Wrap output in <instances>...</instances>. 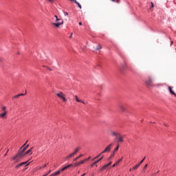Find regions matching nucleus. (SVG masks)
<instances>
[{"label": "nucleus", "mask_w": 176, "mask_h": 176, "mask_svg": "<svg viewBox=\"0 0 176 176\" xmlns=\"http://www.w3.org/2000/svg\"><path fill=\"white\" fill-rule=\"evenodd\" d=\"M28 149L25 146V144H24L19 150L18 156H20V157H23V156L25 155V151Z\"/></svg>", "instance_id": "f257e3e1"}, {"label": "nucleus", "mask_w": 176, "mask_h": 176, "mask_svg": "<svg viewBox=\"0 0 176 176\" xmlns=\"http://www.w3.org/2000/svg\"><path fill=\"white\" fill-rule=\"evenodd\" d=\"M146 86H148L149 87H152L155 86L153 85V78L151 76H148L147 80L145 82Z\"/></svg>", "instance_id": "f03ea898"}, {"label": "nucleus", "mask_w": 176, "mask_h": 176, "mask_svg": "<svg viewBox=\"0 0 176 176\" xmlns=\"http://www.w3.org/2000/svg\"><path fill=\"white\" fill-rule=\"evenodd\" d=\"M57 97H58L59 98H60L63 102H67V98H65V94H64V93L63 92H59L58 94H56Z\"/></svg>", "instance_id": "7ed1b4c3"}, {"label": "nucleus", "mask_w": 176, "mask_h": 176, "mask_svg": "<svg viewBox=\"0 0 176 176\" xmlns=\"http://www.w3.org/2000/svg\"><path fill=\"white\" fill-rule=\"evenodd\" d=\"M21 157H20V155H19V153H17L14 157H12V160H16L15 163H18V162L20 161V159H21Z\"/></svg>", "instance_id": "20e7f679"}, {"label": "nucleus", "mask_w": 176, "mask_h": 176, "mask_svg": "<svg viewBox=\"0 0 176 176\" xmlns=\"http://www.w3.org/2000/svg\"><path fill=\"white\" fill-rule=\"evenodd\" d=\"M126 137V135H120V133L118 135V136L116 138L118 140V142H123L124 140H123V138Z\"/></svg>", "instance_id": "39448f33"}, {"label": "nucleus", "mask_w": 176, "mask_h": 176, "mask_svg": "<svg viewBox=\"0 0 176 176\" xmlns=\"http://www.w3.org/2000/svg\"><path fill=\"white\" fill-rule=\"evenodd\" d=\"M111 146H112V144H110L109 146H107L106 148L102 152V153H109V152H111Z\"/></svg>", "instance_id": "423d86ee"}, {"label": "nucleus", "mask_w": 176, "mask_h": 176, "mask_svg": "<svg viewBox=\"0 0 176 176\" xmlns=\"http://www.w3.org/2000/svg\"><path fill=\"white\" fill-rule=\"evenodd\" d=\"M63 24H64V21L62 20L61 23H54L53 25H55V27H56L57 28H58V27H60V25H63Z\"/></svg>", "instance_id": "0eeeda50"}, {"label": "nucleus", "mask_w": 176, "mask_h": 176, "mask_svg": "<svg viewBox=\"0 0 176 176\" xmlns=\"http://www.w3.org/2000/svg\"><path fill=\"white\" fill-rule=\"evenodd\" d=\"M25 94H27V91H25V94H19L18 95L13 96L12 99L14 100V98H19V97H21V96H25Z\"/></svg>", "instance_id": "6e6552de"}, {"label": "nucleus", "mask_w": 176, "mask_h": 176, "mask_svg": "<svg viewBox=\"0 0 176 176\" xmlns=\"http://www.w3.org/2000/svg\"><path fill=\"white\" fill-rule=\"evenodd\" d=\"M168 91H170V94H173V96H175L176 97L175 92L173 91V88L170 86L168 87Z\"/></svg>", "instance_id": "1a4fd4ad"}, {"label": "nucleus", "mask_w": 176, "mask_h": 176, "mask_svg": "<svg viewBox=\"0 0 176 176\" xmlns=\"http://www.w3.org/2000/svg\"><path fill=\"white\" fill-rule=\"evenodd\" d=\"M120 109L122 112H126V106L123 104L120 105Z\"/></svg>", "instance_id": "9d476101"}, {"label": "nucleus", "mask_w": 176, "mask_h": 176, "mask_svg": "<svg viewBox=\"0 0 176 176\" xmlns=\"http://www.w3.org/2000/svg\"><path fill=\"white\" fill-rule=\"evenodd\" d=\"M72 166H73L72 164L67 165V166H65L63 168L59 170V171H65V170H67V168H69V167H72Z\"/></svg>", "instance_id": "9b49d317"}, {"label": "nucleus", "mask_w": 176, "mask_h": 176, "mask_svg": "<svg viewBox=\"0 0 176 176\" xmlns=\"http://www.w3.org/2000/svg\"><path fill=\"white\" fill-rule=\"evenodd\" d=\"M111 164H112V162H109V164L103 166L101 169H100V171H104V170H105V168L106 167H108L109 166H111Z\"/></svg>", "instance_id": "f8f14e48"}, {"label": "nucleus", "mask_w": 176, "mask_h": 176, "mask_svg": "<svg viewBox=\"0 0 176 176\" xmlns=\"http://www.w3.org/2000/svg\"><path fill=\"white\" fill-rule=\"evenodd\" d=\"M74 97H75L76 101L77 102H82V104H86V102H85L82 101V100L79 99V98H78V96L76 95Z\"/></svg>", "instance_id": "ddd939ff"}, {"label": "nucleus", "mask_w": 176, "mask_h": 176, "mask_svg": "<svg viewBox=\"0 0 176 176\" xmlns=\"http://www.w3.org/2000/svg\"><path fill=\"white\" fill-rule=\"evenodd\" d=\"M104 156H102V157H100L99 160H98L97 161L94 162L92 164H91V167H93V166H94L95 164H97V163L101 162V160H102Z\"/></svg>", "instance_id": "4468645a"}, {"label": "nucleus", "mask_w": 176, "mask_h": 176, "mask_svg": "<svg viewBox=\"0 0 176 176\" xmlns=\"http://www.w3.org/2000/svg\"><path fill=\"white\" fill-rule=\"evenodd\" d=\"M6 113H8V111H4L2 113L0 114V118L3 119L5 116H6Z\"/></svg>", "instance_id": "2eb2a0df"}, {"label": "nucleus", "mask_w": 176, "mask_h": 176, "mask_svg": "<svg viewBox=\"0 0 176 176\" xmlns=\"http://www.w3.org/2000/svg\"><path fill=\"white\" fill-rule=\"evenodd\" d=\"M32 149H34V147H32L30 149L25 152V155H28V153H30V155H32Z\"/></svg>", "instance_id": "dca6fc26"}, {"label": "nucleus", "mask_w": 176, "mask_h": 176, "mask_svg": "<svg viewBox=\"0 0 176 176\" xmlns=\"http://www.w3.org/2000/svg\"><path fill=\"white\" fill-rule=\"evenodd\" d=\"M19 164H20L21 167L22 166H28V165L30 164V163H28V161H27V162H21V163Z\"/></svg>", "instance_id": "f3484780"}, {"label": "nucleus", "mask_w": 176, "mask_h": 176, "mask_svg": "<svg viewBox=\"0 0 176 176\" xmlns=\"http://www.w3.org/2000/svg\"><path fill=\"white\" fill-rule=\"evenodd\" d=\"M78 152H79V147L76 148L74 152L72 153V154L75 156Z\"/></svg>", "instance_id": "a211bd4d"}, {"label": "nucleus", "mask_w": 176, "mask_h": 176, "mask_svg": "<svg viewBox=\"0 0 176 176\" xmlns=\"http://www.w3.org/2000/svg\"><path fill=\"white\" fill-rule=\"evenodd\" d=\"M100 49H102V46L101 45L98 44L96 47H95V50H100Z\"/></svg>", "instance_id": "6ab92c4d"}, {"label": "nucleus", "mask_w": 176, "mask_h": 176, "mask_svg": "<svg viewBox=\"0 0 176 176\" xmlns=\"http://www.w3.org/2000/svg\"><path fill=\"white\" fill-rule=\"evenodd\" d=\"M89 161V159H85L83 160H82L81 162H78V164H83V163H85V162H87Z\"/></svg>", "instance_id": "aec40b11"}, {"label": "nucleus", "mask_w": 176, "mask_h": 176, "mask_svg": "<svg viewBox=\"0 0 176 176\" xmlns=\"http://www.w3.org/2000/svg\"><path fill=\"white\" fill-rule=\"evenodd\" d=\"M120 133L111 131V135H115V137H118Z\"/></svg>", "instance_id": "412c9836"}, {"label": "nucleus", "mask_w": 176, "mask_h": 176, "mask_svg": "<svg viewBox=\"0 0 176 176\" xmlns=\"http://www.w3.org/2000/svg\"><path fill=\"white\" fill-rule=\"evenodd\" d=\"M140 164H138L137 165H135V166H133V170H138V167H140Z\"/></svg>", "instance_id": "4be33fe9"}, {"label": "nucleus", "mask_w": 176, "mask_h": 176, "mask_svg": "<svg viewBox=\"0 0 176 176\" xmlns=\"http://www.w3.org/2000/svg\"><path fill=\"white\" fill-rule=\"evenodd\" d=\"M60 173H61V170H57V171L54 172L53 173L54 176L58 175V174H60Z\"/></svg>", "instance_id": "5701e85b"}, {"label": "nucleus", "mask_w": 176, "mask_h": 176, "mask_svg": "<svg viewBox=\"0 0 176 176\" xmlns=\"http://www.w3.org/2000/svg\"><path fill=\"white\" fill-rule=\"evenodd\" d=\"M82 156H83V155H80L78 157H76L74 160V162H76V160H78V159H80V157H82Z\"/></svg>", "instance_id": "b1692460"}, {"label": "nucleus", "mask_w": 176, "mask_h": 176, "mask_svg": "<svg viewBox=\"0 0 176 176\" xmlns=\"http://www.w3.org/2000/svg\"><path fill=\"white\" fill-rule=\"evenodd\" d=\"M117 151H119V144H118L117 147L114 148L113 153H115V152H117Z\"/></svg>", "instance_id": "393cba45"}, {"label": "nucleus", "mask_w": 176, "mask_h": 176, "mask_svg": "<svg viewBox=\"0 0 176 176\" xmlns=\"http://www.w3.org/2000/svg\"><path fill=\"white\" fill-rule=\"evenodd\" d=\"M74 154L72 153V154L69 155L68 156H67L66 159H70L71 157H74Z\"/></svg>", "instance_id": "a878e982"}, {"label": "nucleus", "mask_w": 176, "mask_h": 176, "mask_svg": "<svg viewBox=\"0 0 176 176\" xmlns=\"http://www.w3.org/2000/svg\"><path fill=\"white\" fill-rule=\"evenodd\" d=\"M54 17L56 18V21H61V20L58 19V17L56 15H55Z\"/></svg>", "instance_id": "bb28decb"}, {"label": "nucleus", "mask_w": 176, "mask_h": 176, "mask_svg": "<svg viewBox=\"0 0 176 176\" xmlns=\"http://www.w3.org/2000/svg\"><path fill=\"white\" fill-rule=\"evenodd\" d=\"M102 155V153H100L98 155H97L95 158H94V160H96V159H98V157H100Z\"/></svg>", "instance_id": "cd10ccee"}, {"label": "nucleus", "mask_w": 176, "mask_h": 176, "mask_svg": "<svg viewBox=\"0 0 176 176\" xmlns=\"http://www.w3.org/2000/svg\"><path fill=\"white\" fill-rule=\"evenodd\" d=\"M76 5H77L80 9H82V6L80 5V3H79V2H78Z\"/></svg>", "instance_id": "c85d7f7f"}, {"label": "nucleus", "mask_w": 176, "mask_h": 176, "mask_svg": "<svg viewBox=\"0 0 176 176\" xmlns=\"http://www.w3.org/2000/svg\"><path fill=\"white\" fill-rule=\"evenodd\" d=\"M145 160V157H144V159L139 163L140 166H141V164H142V162Z\"/></svg>", "instance_id": "c756f323"}, {"label": "nucleus", "mask_w": 176, "mask_h": 176, "mask_svg": "<svg viewBox=\"0 0 176 176\" xmlns=\"http://www.w3.org/2000/svg\"><path fill=\"white\" fill-rule=\"evenodd\" d=\"M80 164H79V162H76L75 164H74V167H76V166H79Z\"/></svg>", "instance_id": "7c9ffc66"}, {"label": "nucleus", "mask_w": 176, "mask_h": 176, "mask_svg": "<svg viewBox=\"0 0 176 176\" xmlns=\"http://www.w3.org/2000/svg\"><path fill=\"white\" fill-rule=\"evenodd\" d=\"M19 167H21V166L20 165V164H19L18 165H16L15 166V168H19Z\"/></svg>", "instance_id": "2f4dec72"}, {"label": "nucleus", "mask_w": 176, "mask_h": 176, "mask_svg": "<svg viewBox=\"0 0 176 176\" xmlns=\"http://www.w3.org/2000/svg\"><path fill=\"white\" fill-rule=\"evenodd\" d=\"M2 110H3V111H6V107H5V106L3 107H2Z\"/></svg>", "instance_id": "473e14b6"}, {"label": "nucleus", "mask_w": 176, "mask_h": 176, "mask_svg": "<svg viewBox=\"0 0 176 176\" xmlns=\"http://www.w3.org/2000/svg\"><path fill=\"white\" fill-rule=\"evenodd\" d=\"M122 159H123V158L120 159V160L116 162V164H118V163H120V162L122 161Z\"/></svg>", "instance_id": "72a5a7b5"}, {"label": "nucleus", "mask_w": 176, "mask_h": 176, "mask_svg": "<svg viewBox=\"0 0 176 176\" xmlns=\"http://www.w3.org/2000/svg\"><path fill=\"white\" fill-rule=\"evenodd\" d=\"M44 167H46V164H44L42 166H40V168H44Z\"/></svg>", "instance_id": "f704fd0d"}, {"label": "nucleus", "mask_w": 176, "mask_h": 176, "mask_svg": "<svg viewBox=\"0 0 176 176\" xmlns=\"http://www.w3.org/2000/svg\"><path fill=\"white\" fill-rule=\"evenodd\" d=\"M113 2H115V0H111ZM117 3H119V0H116Z\"/></svg>", "instance_id": "c9c22d12"}, {"label": "nucleus", "mask_w": 176, "mask_h": 176, "mask_svg": "<svg viewBox=\"0 0 176 176\" xmlns=\"http://www.w3.org/2000/svg\"><path fill=\"white\" fill-rule=\"evenodd\" d=\"M72 2H74V3H76V4L78 3V1L76 0H72Z\"/></svg>", "instance_id": "e433bc0d"}, {"label": "nucleus", "mask_w": 176, "mask_h": 176, "mask_svg": "<svg viewBox=\"0 0 176 176\" xmlns=\"http://www.w3.org/2000/svg\"><path fill=\"white\" fill-rule=\"evenodd\" d=\"M64 14H65V16H68V12H64Z\"/></svg>", "instance_id": "4c0bfd02"}, {"label": "nucleus", "mask_w": 176, "mask_h": 176, "mask_svg": "<svg viewBox=\"0 0 176 176\" xmlns=\"http://www.w3.org/2000/svg\"><path fill=\"white\" fill-rule=\"evenodd\" d=\"M8 152H9V149L7 150V152L5 153V156H6L8 155Z\"/></svg>", "instance_id": "58836bf2"}, {"label": "nucleus", "mask_w": 176, "mask_h": 176, "mask_svg": "<svg viewBox=\"0 0 176 176\" xmlns=\"http://www.w3.org/2000/svg\"><path fill=\"white\" fill-rule=\"evenodd\" d=\"M113 155H115V153H113L110 156V159H111V157H113Z\"/></svg>", "instance_id": "ea45409f"}, {"label": "nucleus", "mask_w": 176, "mask_h": 176, "mask_svg": "<svg viewBox=\"0 0 176 176\" xmlns=\"http://www.w3.org/2000/svg\"><path fill=\"white\" fill-rule=\"evenodd\" d=\"M146 167H148V164H147L144 166V170H145V168H146Z\"/></svg>", "instance_id": "a19ab883"}, {"label": "nucleus", "mask_w": 176, "mask_h": 176, "mask_svg": "<svg viewBox=\"0 0 176 176\" xmlns=\"http://www.w3.org/2000/svg\"><path fill=\"white\" fill-rule=\"evenodd\" d=\"M78 24H79V25H82V22H80Z\"/></svg>", "instance_id": "79ce46f5"}, {"label": "nucleus", "mask_w": 176, "mask_h": 176, "mask_svg": "<svg viewBox=\"0 0 176 176\" xmlns=\"http://www.w3.org/2000/svg\"><path fill=\"white\" fill-rule=\"evenodd\" d=\"M116 164H114L113 166H112V167H115V166H116Z\"/></svg>", "instance_id": "37998d69"}, {"label": "nucleus", "mask_w": 176, "mask_h": 176, "mask_svg": "<svg viewBox=\"0 0 176 176\" xmlns=\"http://www.w3.org/2000/svg\"><path fill=\"white\" fill-rule=\"evenodd\" d=\"M151 8H153V3L151 2Z\"/></svg>", "instance_id": "c03bdc74"}, {"label": "nucleus", "mask_w": 176, "mask_h": 176, "mask_svg": "<svg viewBox=\"0 0 176 176\" xmlns=\"http://www.w3.org/2000/svg\"><path fill=\"white\" fill-rule=\"evenodd\" d=\"M25 146L28 148V146H30V144H28V145H26V146Z\"/></svg>", "instance_id": "a18cd8bd"}, {"label": "nucleus", "mask_w": 176, "mask_h": 176, "mask_svg": "<svg viewBox=\"0 0 176 176\" xmlns=\"http://www.w3.org/2000/svg\"><path fill=\"white\" fill-rule=\"evenodd\" d=\"M47 2H52V0H46Z\"/></svg>", "instance_id": "49530a36"}, {"label": "nucleus", "mask_w": 176, "mask_h": 176, "mask_svg": "<svg viewBox=\"0 0 176 176\" xmlns=\"http://www.w3.org/2000/svg\"><path fill=\"white\" fill-rule=\"evenodd\" d=\"M72 34H73V33L71 34L69 38H72Z\"/></svg>", "instance_id": "de8ad7c7"}, {"label": "nucleus", "mask_w": 176, "mask_h": 176, "mask_svg": "<svg viewBox=\"0 0 176 176\" xmlns=\"http://www.w3.org/2000/svg\"><path fill=\"white\" fill-rule=\"evenodd\" d=\"M164 126H166V127H168V124H164Z\"/></svg>", "instance_id": "09e8293b"}, {"label": "nucleus", "mask_w": 176, "mask_h": 176, "mask_svg": "<svg viewBox=\"0 0 176 176\" xmlns=\"http://www.w3.org/2000/svg\"><path fill=\"white\" fill-rule=\"evenodd\" d=\"M52 173V170L48 171L47 174H50Z\"/></svg>", "instance_id": "8fccbe9b"}, {"label": "nucleus", "mask_w": 176, "mask_h": 176, "mask_svg": "<svg viewBox=\"0 0 176 176\" xmlns=\"http://www.w3.org/2000/svg\"><path fill=\"white\" fill-rule=\"evenodd\" d=\"M44 175L45 176L49 175V173H45Z\"/></svg>", "instance_id": "3c124183"}, {"label": "nucleus", "mask_w": 176, "mask_h": 176, "mask_svg": "<svg viewBox=\"0 0 176 176\" xmlns=\"http://www.w3.org/2000/svg\"><path fill=\"white\" fill-rule=\"evenodd\" d=\"M91 157H89L88 158H87V159H88V160H90V158H91Z\"/></svg>", "instance_id": "603ef678"}, {"label": "nucleus", "mask_w": 176, "mask_h": 176, "mask_svg": "<svg viewBox=\"0 0 176 176\" xmlns=\"http://www.w3.org/2000/svg\"><path fill=\"white\" fill-rule=\"evenodd\" d=\"M28 140H27V141H26V142L25 143V145H27V143H28Z\"/></svg>", "instance_id": "864d4df0"}, {"label": "nucleus", "mask_w": 176, "mask_h": 176, "mask_svg": "<svg viewBox=\"0 0 176 176\" xmlns=\"http://www.w3.org/2000/svg\"><path fill=\"white\" fill-rule=\"evenodd\" d=\"M49 70H50V71H52V69L49 68Z\"/></svg>", "instance_id": "5fc2aeb1"}, {"label": "nucleus", "mask_w": 176, "mask_h": 176, "mask_svg": "<svg viewBox=\"0 0 176 176\" xmlns=\"http://www.w3.org/2000/svg\"><path fill=\"white\" fill-rule=\"evenodd\" d=\"M129 171H131V168L129 169Z\"/></svg>", "instance_id": "6e6d98bb"}, {"label": "nucleus", "mask_w": 176, "mask_h": 176, "mask_svg": "<svg viewBox=\"0 0 176 176\" xmlns=\"http://www.w3.org/2000/svg\"><path fill=\"white\" fill-rule=\"evenodd\" d=\"M58 23H61V21H59Z\"/></svg>", "instance_id": "4d7b16f0"}, {"label": "nucleus", "mask_w": 176, "mask_h": 176, "mask_svg": "<svg viewBox=\"0 0 176 176\" xmlns=\"http://www.w3.org/2000/svg\"><path fill=\"white\" fill-rule=\"evenodd\" d=\"M160 172V170H158L157 173H159Z\"/></svg>", "instance_id": "13d9d810"}, {"label": "nucleus", "mask_w": 176, "mask_h": 176, "mask_svg": "<svg viewBox=\"0 0 176 176\" xmlns=\"http://www.w3.org/2000/svg\"><path fill=\"white\" fill-rule=\"evenodd\" d=\"M69 1H72V0H69Z\"/></svg>", "instance_id": "bf43d9fd"}, {"label": "nucleus", "mask_w": 176, "mask_h": 176, "mask_svg": "<svg viewBox=\"0 0 176 176\" xmlns=\"http://www.w3.org/2000/svg\"><path fill=\"white\" fill-rule=\"evenodd\" d=\"M0 152H1V149H0Z\"/></svg>", "instance_id": "052dcab7"}]
</instances>
